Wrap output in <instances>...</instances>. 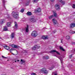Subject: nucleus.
<instances>
[{
	"label": "nucleus",
	"mask_w": 75,
	"mask_h": 75,
	"mask_svg": "<svg viewBox=\"0 0 75 75\" xmlns=\"http://www.w3.org/2000/svg\"><path fill=\"white\" fill-rule=\"evenodd\" d=\"M72 7L73 8H75V4H73V6H72Z\"/></svg>",
	"instance_id": "nucleus-34"
},
{
	"label": "nucleus",
	"mask_w": 75,
	"mask_h": 75,
	"mask_svg": "<svg viewBox=\"0 0 75 75\" xmlns=\"http://www.w3.org/2000/svg\"><path fill=\"white\" fill-rule=\"evenodd\" d=\"M15 62H16V61H15Z\"/></svg>",
	"instance_id": "nucleus-52"
},
{
	"label": "nucleus",
	"mask_w": 75,
	"mask_h": 75,
	"mask_svg": "<svg viewBox=\"0 0 75 75\" xmlns=\"http://www.w3.org/2000/svg\"><path fill=\"white\" fill-rule=\"evenodd\" d=\"M43 58H45L46 59H48L49 58V57L48 56H44L43 57Z\"/></svg>",
	"instance_id": "nucleus-23"
},
{
	"label": "nucleus",
	"mask_w": 75,
	"mask_h": 75,
	"mask_svg": "<svg viewBox=\"0 0 75 75\" xmlns=\"http://www.w3.org/2000/svg\"><path fill=\"white\" fill-rule=\"evenodd\" d=\"M69 33L71 34H74L75 33V31H73L72 30H70L69 31Z\"/></svg>",
	"instance_id": "nucleus-12"
},
{
	"label": "nucleus",
	"mask_w": 75,
	"mask_h": 75,
	"mask_svg": "<svg viewBox=\"0 0 75 75\" xmlns=\"http://www.w3.org/2000/svg\"><path fill=\"white\" fill-rule=\"evenodd\" d=\"M4 31H8V29H7V27L5 26V27L4 28Z\"/></svg>",
	"instance_id": "nucleus-21"
},
{
	"label": "nucleus",
	"mask_w": 75,
	"mask_h": 75,
	"mask_svg": "<svg viewBox=\"0 0 75 75\" xmlns=\"http://www.w3.org/2000/svg\"><path fill=\"white\" fill-rule=\"evenodd\" d=\"M2 2L4 4V5H5V4H4V3H5V0H2Z\"/></svg>",
	"instance_id": "nucleus-37"
},
{
	"label": "nucleus",
	"mask_w": 75,
	"mask_h": 75,
	"mask_svg": "<svg viewBox=\"0 0 75 75\" xmlns=\"http://www.w3.org/2000/svg\"><path fill=\"white\" fill-rule=\"evenodd\" d=\"M13 50H14V49L13 48H11L10 50V52H11V51H13Z\"/></svg>",
	"instance_id": "nucleus-38"
},
{
	"label": "nucleus",
	"mask_w": 75,
	"mask_h": 75,
	"mask_svg": "<svg viewBox=\"0 0 75 75\" xmlns=\"http://www.w3.org/2000/svg\"><path fill=\"white\" fill-rule=\"evenodd\" d=\"M17 61H18V62L20 61V60H17Z\"/></svg>",
	"instance_id": "nucleus-46"
},
{
	"label": "nucleus",
	"mask_w": 75,
	"mask_h": 75,
	"mask_svg": "<svg viewBox=\"0 0 75 75\" xmlns=\"http://www.w3.org/2000/svg\"><path fill=\"white\" fill-rule=\"evenodd\" d=\"M12 16L15 18H18V12H12Z\"/></svg>",
	"instance_id": "nucleus-1"
},
{
	"label": "nucleus",
	"mask_w": 75,
	"mask_h": 75,
	"mask_svg": "<svg viewBox=\"0 0 75 75\" xmlns=\"http://www.w3.org/2000/svg\"><path fill=\"white\" fill-rule=\"evenodd\" d=\"M6 38H8V37H6Z\"/></svg>",
	"instance_id": "nucleus-51"
},
{
	"label": "nucleus",
	"mask_w": 75,
	"mask_h": 75,
	"mask_svg": "<svg viewBox=\"0 0 75 75\" xmlns=\"http://www.w3.org/2000/svg\"><path fill=\"white\" fill-rule=\"evenodd\" d=\"M72 44L73 45H74V44H75V43H74V42H72Z\"/></svg>",
	"instance_id": "nucleus-44"
},
{
	"label": "nucleus",
	"mask_w": 75,
	"mask_h": 75,
	"mask_svg": "<svg viewBox=\"0 0 75 75\" xmlns=\"http://www.w3.org/2000/svg\"><path fill=\"white\" fill-rule=\"evenodd\" d=\"M7 25L8 27H10L11 25V23L10 22H8L7 23Z\"/></svg>",
	"instance_id": "nucleus-22"
},
{
	"label": "nucleus",
	"mask_w": 75,
	"mask_h": 75,
	"mask_svg": "<svg viewBox=\"0 0 75 75\" xmlns=\"http://www.w3.org/2000/svg\"><path fill=\"white\" fill-rule=\"evenodd\" d=\"M14 35H15L14 33H12L11 34V38H13L14 37Z\"/></svg>",
	"instance_id": "nucleus-14"
},
{
	"label": "nucleus",
	"mask_w": 75,
	"mask_h": 75,
	"mask_svg": "<svg viewBox=\"0 0 75 75\" xmlns=\"http://www.w3.org/2000/svg\"><path fill=\"white\" fill-rule=\"evenodd\" d=\"M52 52H56L57 54H58V55H59L60 54L59 52L56 50H52L51 51H50V53H52Z\"/></svg>",
	"instance_id": "nucleus-6"
},
{
	"label": "nucleus",
	"mask_w": 75,
	"mask_h": 75,
	"mask_svg": "<svg viewBox=\"0 0 75 75\" xmlns=\"http://www.w3.org/2000/svg\"><path fill=\"white\" fill-rule=\"evenodd\" d=\"M40 71L42 73H43V74L45 75L48 74V71H47L45 68L41 69Z\"/></svg>",
	"instance_id": "nucleus-2"
},
{
	"label": "nucleus",
	"mask_w": 75,
	"mask_h": 75,
	"mask_svg": "<svg viewBox=\"0 0 75 75\" xmlns=\"http://www.w3.org/2000/svg\"><path fill=\"white\" fill-rule=\"evenodd\" d=\"M14 24H15V27H16V28H17V27H18L17 23L16 22H15Z\"/></svg>",
	"instance_id": "nucleus-20"
},
{
	"label": "nucleus",
	"mask_w": 75,
	"mask_h": 75,
	"mask_svg": "<svg viewBox=\"0 0 75 75\" xmlns=\"http://www.w3.org/2000/svg\"><path fill=\"white\" fill-rule=\"evenodd\" d=\"M35 11L37 13H40V12H41V9L40 8H39L37 9H36Z\"/></svg>",
	"instance_id": "nucleus-8"
},
{
	"label": "nucleus",
	"mask_w": 75,
	"mask_h": 75,
	"mask_svg": "<svg viewBox=\"0 0 75 75\" xmlns=\"http://www.w3.org/2000/svg\"><path fill=\"white\" fill-rule=\"evenodd\" d=\"M31 12H28L27 13V15H28V16H31Z\"/></svg>",
	"instance_id": "nucleus-24"
},
{
	"label": "nucleus",
	"mask_w": 75,
	"mask_h": 75,
	"mask_svg": "<svg viewBox=\"0 0 75 75\" xmlns=\"http://www.w3.org/2000/svg\"><path fill=\"white\" fill-rule=\"evenodd\" d=\"M53 23L55 24H58V22H57V21L55 20V19H53Z\"/></svg>",
	"instance_id": "nucleus-10"
},
{
	"label": "nucleus",
	"mask_w": 75,
	"mask_h": 75,
	"mask_svg": "<svg viewBox=\"0 0 75 75\" xmlns=\"http://www.w3.org/2000/svg\"><path fill=\"white\" fill-rule=\"evenodd\" d=\"M59 59L61 61V64H62L63 62V59H62V57H58Z\"/></svg>",
	"instance_id": "nucleus-15"
},
{
	"label": "nucleus",
	"mask_w": 75,
	"mask_h": 75,
	"mask_svg": "<svg viewBox=\"0 0 75 75\" xmlns=\"http://www.w3.org/2000/svg\"><path fill=\"white\" fill-rule=\"evenodd\" d=\"M54 17V16L53 15H51L49 17V18L50 20H51V19H52Z\"/></svg>",
	"instance_id": "nucleus-19"
},
{
	"label": "nucleus",
	"mask_w": 75,
	"mask_h": 75,
	"mask_svg": "<svg viewBox=\"0 0 75 75\" xmlns=\"http://www.w3.org/2000/svg\"><path fill=\"white\" fill-rule=\"evenodd\" d=\"M30 1H27L25 4V6H28V4H29V3H30Z\"/></svg>",
	"instance_id": "nucleus-26"
},
{
	"label": "nucleus",
	"mask_w": 75,
	"mask_h": 75,
	"mask_svg": "<svg viewBox=\"0 0 75 75\" xmlns=\"http://www.w3.org/2000/svg\"><path fill=\"white\" fill-rule=\"evenodd\" d=\"M38 0H33V3H37Z\"/></svg>",
	"instance_id": "nucleus-28"
},
{
	"label": "nucleus",
	"mask_w": 75,
	"mask_h": 75,
	"mask_svg": "<svg viewBox=\"0 0 75 75\" xmlns=\"http://www.w3.org/2000/svg\"><path fill=\"white\" fill-rule=\"evenodd\" d=\"M30 20L31 22H32V23H35L36 22V20L35 18V17L34 16H33L30 19Z\"/></svg>",
	"instance_id": "nucleus-4"
},
{
	"label": "nucleus",
	"mask_w": 75,
	"mask_h": 75,
	"mask_svg": "<svg viewBox=\"0 0 75 75\" xmlns=\"http://www.w3.org/2000/svg\"><path fill=\"white\" fill-rule=\"evenodd\" d=\"M60 49L61 50L63 51H65V50H64V49L63 48V47H60Z\"/></svg>",
	"instance_id": "nucleus-25"
},
{
	"label": "nucleus",
	"mask_w": 75,
	"mask_h": 75,
	"mask_svg": "<svg viewBox=\"0 0 75 75\" xmlns=\"http://www.w3.org/2000/svg\"><path fill=\"white\" fill-rule=\"evenodd\" d=\"M4 6V8H6V7H5V6Z\"/></svg>",
	"instance_id": "nucleus-47"
},
{
	"label": "nucleus",
	"mask_w": 75,
	"mask_h": 75,
	"mask_svg": "<svg viewBox=\"0 0 75 75\" xmlns=\"http://www.w3.org/2000/svg\"><path fill=\"white\" fill-rule=\"evenodd\" d=\"M22 32H23V31H25V29H22Z\"/></svg>",
	"instance_id": "nucleus-39"
},
{
	"label": "nucleus",
	"mask_w": 75,
	"mask_h": 75,
	"mask_svg": "<svg viewBox=\"0 0 75 75\" xmlns=\"http://www.w3.org/2000/svg\"><path fill=\"white\" fill-rule=\"evenodd\" d=\"M42 38L43 40H47L48 39V37H45V36H42Z\"/></svg>",
	"instance_id": "nucleus-13"
},
{
	"label": "nucleus",
	"mask_w": 75,
	"mask_h": 75,
	"mask_svg": "<svg viewBox=\"0 0 75 75\" xmlns=\"http://www.w3.org/2000/svg\"><path fill=\"white\" fill-rule=\"evenodd\" d=\"M24 9L23 8L21 10V13H23V12H24Z\"/></svg>",
	"instance_id": "nucleus-31"
},
{
	"label": "nucleus",
	"mask_w": 75,
	"mask_h": 75,
	"mask_svg": "<svg viewBox=\"0 0 75 75\" xmlns=\"http://www.w3.org/2000/svg\"><path fill=\"white\" fill-rule=\"evenodd\" d=\"M31 75H35V74L34 73H33Z\"/></svg>",
	"instance_id": "nucleus-42"
},
{
	"label": "nucleus",
	"mask_w": 75,
	"mask_h": 75,
	"mask_svg": "<svg viewBox=\"0 0 75 75\" xmlns=\"http://www.w3.org/2000/svg\"><path fill=\"white\" fill-rule=\"evenodd\" d=\"M53 12L54 13V17H56L57 14V13H56L55 11H53Z\"/></svg>",
	"instance_id": "nucleus-29"
},
{
	"label": "nucleus",
	"mask_w": 75,
	"mask_h": 75,
	"mask_svg": "<svg viewBox=\"0 0 75 75\" xmlns=\"http://www.w3.org/2000/svg\"><path fill=\"white\" fill-rule=\"evenodd\" d=\"M59 1L61 2L63 5L65 4V1H63L62 0H59Z\"/></svg>",
	"instance_id": "nucleus-18"
},
{
	"label": "nucleus",
	"mask_w": 75,
	"mask_h": 75,
	"mask_svg": "<svg viewBox=\"0 0 75 75\" xmlns=\"http://www.w3.org/2000/svg\"><path fill=\"white\" fill-rule=\"evenodd\" d=\"M40 47L39 46H38L37 45H35L32 48V50H35L37 48H38V49Z\"/></svg>",
	"instance_id": "nucleus-7"
},
{
	"label": "nucleus",
	"mask_w": 75,
	"mask_h": 75,
	"mask_svg": "<svg viewBox=\"0 0 75 75\" xmlns=\"http://www.w3.org/2000/svg\"><path fill=\"white\" fill-rule=\"evenodd\" d=\"M4 48L6 50H9L10 49V47L7 45L5 46H4Z\"/></svg>",
	"instance_id": "nucleus-16"
},
{
	"label": "nucleus",
	"mask_w": 75,
	"mask_h": 75,
	"mask_svg": "<svg viewBox=\"0 0 75 75\" xmlns=\"http://www.w3.org/2000/svg\"><path fill=\"white\" fill-rule=\"evenodd\" d=\"M15 45H11V47H12V48H15Z\"/></svg>",
	"instance_id": "nucleus-36"
},
{
	"label": "nucleus",
	"mask_w": 75,
	"mask_h": 75,
	"mask_svg": "<svg viewBox=\"0 0 75 75\" xmlns=\"http://www.w3.org/2000/svg\"><path fill=\"white\" fill-rule=\"evenodd\" d=\"M32 36L35 37L38 35V33L37 32L35 31H33L32 33L31 34Z\"/></svg>",
	"instance_id": "nucleus-3"
},
{
	"label": "nucleus",
	"mask_w": 75,
	"mask_h": 75,
	"mask_svg": "<svg viewBox=\"0 0 75 75\" xmlns=\"http://www.w3.org/2000/svg\"><path fill=\"white\" fill-rule=\"evenodd\" d=\"M55 7L56 10H59L61 8H60V6L58 4H56L55 6Z\"/></svg>",
	"instance_id": "nucleus-5"
},
{
	"label": "nucleus",
	"mask_w": 75,
	"mask_h": 75,
	"mask_svg": "<svg viewBox=\"0 0 75 75\" xmlns=\"http://www.w3.org/2000/svg\"><path fill=\"white\" fill-rule=\"evenodd\" d=\"M52 2H54L55 1V0H50Z\"/></svg>",
	"instance_id": "nucleus-41"
},
{
	"label": "nucleus",
	"mask_w": 75,
	"mask_h": 75,
	"mask_svg": "<svg viewBox=\"0 0 75 75\" xmlns=\"http://www.w3.org/2000/svg\"><path fill=\"white\" fill-rule=\"evenodd\" d=\"M15 48H20V47H19L18 46L15 45Z\"/></svg>",
	"instance_id": "nucleus-30"
},
{
	"label": "nucleus",
	"mask_w": 75,
	"mask_h": 75,
	"mask_svg": "<svg viewBox=\"0 0 75 75\" xmlns=\"http://www.w3.org/2000/svg\"><path fill=\"white\" fill-rule=\"evenodd\" d=\"M12 54H13V55H14V54L13 53Z\"/></svg>",
	"instance_id": "nucleus-48"
},
{
	"label": "nucleus",
	"mask_w": 75,
	"mask_h": 75,
	"mask_svg": "<svg viewBox=\"0 0 75 75\" xmlns=\"http://www.w3.org/2000/svg\"><path fill=\"white\" fill-rule=\"evenodd\" d=\"M66 38L67 40H69L70 39V37L69 35H67L66 37Z\"/></svg>",
	"instance_id": "nucleus-27"
},
{
	"label": "nucleus",
	"mask_w": 75,
	"mask_h": 75,
	"mask_svg": "<svg viewBox=\"0 0 75 75\" xmlns=\"http://www.w3.org/2000/svg\"><path fill=\"white\" fill-rule=\"evenodd\" d=\"M71 27L74 28L75 27V24L74 23H71L70 25Z\"/></svg>",
	"instance_id": "nucleus-17"
},
{
	"label": "nucleus",
	"mask_w": 75,
	"mask_h": 75,
	"mask_svg": "<svg viewBox=\"0 0 75 75\" xmlns=\"http://www.w3.org/2000/svg\"><path fill=\"white\" fill-rule=\"evenodd\" d=\"M2 57H3V58H6V57H4V56H2Z\"/></svg>",
	"instance_id": "nucleus-45"
},
{
	"label": "nucleus",
	"mask_w": 75,
	"mask_h": 75,
	"mask_svg": "<svg viewBox=\"0 0 75 75\" xmlns=\"http://www.w3.org/2000/svg\"><path fill=\"white\" fill-rule=\"evenodd\" d=\"M52 66L53 67H51L49 69L50 70H52V69H53L55 67V66H57V65L56 64H53L52 65Z\"/></svg>",
	"instance_id": "nucleus-9"
},
{
	"label": "nucleus",
	"mask_w": 75,
	"mask_h": 75,
	"mask_svg": "<svg viewBox=\"0 0 75 75\" xmlns=\"http://www.w3.org/2000/svg\"><path fill=\"white\" fill-rule=\"evenodd\" d=\"M72 55L71 54L69 56V57L71 58V57H72Z\"/></svg>",
	"instance_id": "nucleus-40"
},
{
	"label": "nucleus",
	"mask_w": 75,
	"mask_h": 75,
	"mask_svg": "<svg viewBox=\"0 0 75 75\" xmlns=\"http://www.w3.org/2000/svg\"><path fill=\"white\" fill-rule=\"evenodd\" d=\"M5 75L4 74H2V75Z\"/></svg>",
	"instance_id": "nucleus-50"
},
{
	"label": "nucleus",
	"mask_w": 75,
	"mask_h": 75,
	"mask_svg": "<svg viewBox=\"0 0 75 75\" xmlns=\"http://www.w3.org/2000/svg\"><path fill=\"white\" fill-rule=\"evenodd\" d=\"M52 75H57V73H52Z\"/></svg>",
	"instance_id": "nucleus-35"
},
{
	"label": "nucleus",
	"mask_w": 75,
	"mask_h": 75,
	"mask_svg": "<svg viewBox=\"0 0 75 75\" xmlns=\"http://www.w3.org/2000/svg\"><path fill=\"white\" fill-rule=\"evenodd\" d=\"M28 25H27V27L25 29V31L26 33H28Z\"/></svg>",
	"instance_id": "nucleus-11"
},
{
	"label": "nucleus",
	"mask_w": 75,
	"mask_h": 75,
	"mask_svg": "<svg viewBox=\"0 0 75 75\" xmlns=\"http://www.w3.org/2000/svg\"><path fill=\"white\" fill-rule=\"evenodd\" d=\"M61 43H62V41H63V39L61 40Z\"/></svg>",
	"instance_id": "nucleus-43"
},
{
	"label": "nucleus",
	"mask_w": 75,
	"mask_h": 75,
	"mask_svg": "<svg viewBox=\"0 0 75 75\" xmlns=\"http://www.w3.org/2000/svg\"><path fill=\"white\" fill-rule=\"evenodd\" d=\"M4 23V21H0V24H3Z\"/></svg>",
	"instance_id": "nucleus-32"
},
{
	"label": "nucleus",
	"mask_w": 75,
	"mask_h": 75,
	"mask_svg": "<svg viewBox=\"0 0 75 75\" xmlns=\"http://www.w3.org/2000/svg\"><path fill=\"white\" fill-rule=\"evenodd\" d=\"M5 37H8V36H6Z\"/></svg>",
	"instance_id": "nucleus-49"
},
{
	"label": "nucleus",
	"mask_w": 75,
	"mask_h": 75,
	"mask_svg": "<svg viewBox=\"0 0 75 75\" xmlns=\"http://www.w3.org/2000/svg\"><path fill=\"white\" fill-rule=\"evenodd\" d=\"M21 61L22 62H23V63H24L25 62V61L22 59H21Z\"/></svg>",
	"instance_id": "nucleus-33"
}]
</instances>
